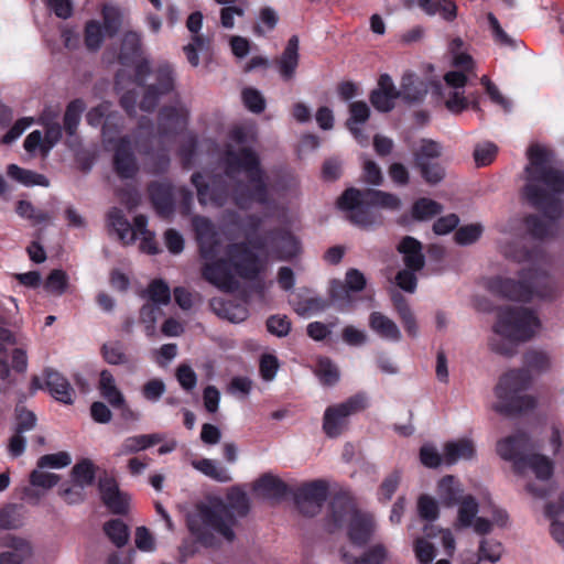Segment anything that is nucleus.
Segmentation results:
<instances>
[{
	"label": "nucleus",
	"instance_id": "f257e3e1",
	"mask_svg": "<svg viewBox=\"0 0 564 564\" xmlns=\"http://www.w3.org/2000/svg\"><path fill=\"white\" fill-rule=\"evenodd\" d=\"M261 223L256 216L237 223L236 215L228 214L224 218L225 229L237 227L245 240L228 243L224 258H219L221 245L215 225L206 217L194 216L192 226L204 260L203 278L221 291L232 292L238 288L236 276L254 280L270 260L289 261L300 254L302 248L297 237L289 230L259 235Z\"/></svg>",
	"mask_w": 564,
	"mask_h": 564
},
{
	"label": "nucleus",
	"instance_id": "f03ea898",
	"mask_svg": "<svg viewBox=\"0 0 564 564\" xmlns=\"http://www.w3.org/2000/svg\"><path fill=\"white\" fill-rule=\"evenodd\" d=\"M254 138L252 126L235 127L224 158L225 175L207 176L205 182L203 174H193L192 183L200 205L221 207L231 195L240 209H250L257 204L267 216L274 215L276 198L285 185L283 181H273L261 169L259 156L249 148Z\"/></svg>",
	"mask_w": 564,
	"mask_h": 564
},
{
	"label": "nucleus",
	"instance_id": "7ed1b4c3",
	"mask_svg": "<svg viewBox=\"0 0 564 564\" xmlns=\"http://www.w3.org/2000/svg\"><path fill=\"white\" fill-rule=\"evenodd\" d=\"M528 160L524 195L542 212L541 216L525 219L528 230L539 239L555 237L564 217V171L557 166L552 152L540 144L529 148Z\"/></svg>",
	"mask_w": 564,
	"mask_h": 564
},
{
	"label": "nucleus",
	"instance_id": "20e7f679",
	"mask_svg": "<svg viewBox=\"0 0 564 564\" xmlns=\"http://www.w3.org/2000/svg\"><path fill=\"white\" fill-rule=\"evenodd\" d=\"M500 253L525 267L519 272V279L495 276L489 280V289L509 300L519 302L547 301L555 294V283L552 278L553 260L550 254L540 249L527 250L518 241L499 240Z\"/></svg>",
	"mask_w": 564,
	"mask_h": 564
},
{
	"label": "nucleus",
	"instance_id": "39448f33",
	"mask_svg": "<svg viewBox=\"0 0 564 564\" xmlns=\"http://www.w3.org/2000/svg\"><path fill=\"white\" fill-rule=\"evenodd\" d=\"M248 511L247 495L232 488L226 502L213 498L197 503L187 514V528L196 542L205 547H215L223 541L235 540L238 518L245 517Z\"/></svg>",
	"mask_w": 564,
	"mask_h": 564
},
{
	"label": "nucleus",
	"instance_id": "423d86ee",
	"mask_svg": "<svg viewBox=\"0 0 564 564\" xmlns=\"http://www.w3.org/2000/svg\"><path fill=\"white\" fill-rule=\"evenodd\" d=\"M436 494L444 507H457L454 523L456 530L470 529L476 535H484L492 533L495 529L505 530L511 525L507 510L497 506L491 507L490 519L478 516V500L473 495L465 494L462 484L454 476L440 479Z\"/></svg>",
	"mask_w": 564,
	"mask_h": 564
},
{
	"label": "nucleus",
	"instance_id": "0eeeda50",
	"mask_svg": "<svg viewBox=\"0 0 564 564\" xmlns=\"http://www.w3.org/2000/svg\"><path fill=\"white\" fill-rule=\"evenodd\" d=\"M541 327L542 323L535 311L525 307H502L492 326L488 346L496 354L512 356L517 346L532 339Z\"/></svg>",
	"mask_w": 564,
	"mask_h": 564
},
{
	"label": "nucleus",
	"instance_id": "6e6552de",
	"mask_svg": "<svg viewBox=\"0 0 564 564\" xmlns=\"http://www.w3.org/2000/svg\"><path fill=\"white\" fill-rule=\"evenodd\" d=\"M326 525L330 531L346 525L348 539L354 547L366 545L377 529L373 516L358 510L348 492H339L333 498Z\"/></svg>",
	"mask_w": 564,
	"mask_h": 564
},
{
	"label": "nucleus",
	"instance_id": "1a4fd4ad",
	"mask_svg": "<svg viewBox=\"0 0 564 564\" xmlns=\"http://www.w3.org/2000/svg\"><path fill=\"white\" fill-rule=\"evenodd\" d=\"M448 51L456 69L444 75V85H435L434 94L440 97L448 111L460 113L469 106V100L465 96V86L475 63L467 53L465 43L458 37L451 41Z\"/></svg>",
	"mask_w": 564,
	"mask_h": 564
},
{
	"label": "nucleus",
	"instance_id": "9d476101",
	"mask_svg": "<svg viewBox=\"0 0 564 564\" xmlns=\"http://www.w3.org/2000/svg\"><path fill=\"white\" fill-rule=\"evenodd\" d=\"M338 208L346 212L348 218L357 226L369 227L381 221L379 208L398 210L401 200L398 196L377 189L359 191L348 188L337 202Z\"/></svg>",
	"mask_w": 564,
	"mask_h": 564
},
{
	"label": "nucleus",
	"instance_id": "9b49d317",
	"mask_svg": "<svg viewBox=\"0 0 564 564\" xmlns=\"http://www.w3.org/2000/svg\"><path fill=\"white\" fill-rule=\"evenodd\" d=\"M532 382L528 369H512L503 373L495 387L492 410L502 415H512L535 406V399L527 393Z\"/></svg>",
	"mask_w": 564,
	"mask_h": 564
},
{
	"label": "nucleus",
	"instance_id": "f8f14e48",
	"mask_svg": "<svg viewBox=\"0 0 564 564\" xmlns=\"http://www.w3.org/2000/svg\"><path fill=\"white\" fill-rule=\"evenodd\" d=\"M553 462L541 454H529L524 459L516 462V471L519 480L532 497L543 499L553 491L551 478L553 476Z\"/></svg>",
	"mask_w": 564,
	"mask_h": 564
},
{
	"label": "nucleus",
	"instance_id": "ddd939ff",
	"mask_svg": "<svg viewBox=\"0 0 564 564\" xmlns=\"http://www.w3.org/2000/svg\"><path fill=\"white\" fill-rule=\"evenodd\" d=\"M175 75L171 65H150L143 57V111L154 108L159 101L174 90Z\"/></svg>",
	"mask_w": 564,
	"mask_h": 564
},
{
	"label": "nucleus",
	"instance_id": "4468645a",
	"mask_svg": "<svg viewBox=\"0 0 564 564\" xmlns=\"http://www.w3.org/2000/svg\"><path fill=\"white\" fill-rule=\"evenodd\" d=\"M368 405L369 397L367 393L358 392L346 401L327 408L324 413V432L329 437L339 436L348 424V417L364 411Z\"/></svg>",
	"mask_w": 564,
	"mask_h": 564
},
{
	"label": "nucleus",
	"instance_id": "2eb2a0df",
	"mask_svg": "<svg viewBox=\"0 0 564 564\" xmlns=\"http://www.w3.org/2000/svg\"><path fill=\"white\" fill-rule=\"evenodd\" d=\"M149 192L153 206L161 216H170L176 200L180 203L182 214L189 215L192 213L193 194L183 186L174 189L170 184L156 183L150 185Z\"/></svg>",
	"mask_w": 564,
	"mask_h": 564
},
{
	"label": "nucleus",
	"instance_id": "dca6fc26",
	"mask_svg": "<svg viewBox=\"0 0 564 564\" xmlns=\"http://www.w3.org/2000/svg\"><path fill=\"white\" fill-rule=\"evenodd\" d=\"M400 253L403 254V261L406 265L405 270L398 273L397 284L406 292H414L416 289L415 272L424 267V256L420 241L412 237H405L398 247Z\"/></svg>",
	"mask_w": 564,
	"mask_h": 564
},
{
	"label": "nucleus",
	"instance_id": "f3484780",
	"mask_svg": "<svg viewBox=\"0 0 564 564\" xmlns=\"http://www.w3.org/2000/svg\"><path fill=\"white\" fill-rule=\"evenodd\" d=\"M120 64L124 67L117 73L116 86L123 88L128 70L131 67L133 70V83L140 85L141 76V53H140V37L135 32H127L123 35L120 52L118 55Z\"/></svg>",
	"mask_w": 564,
	"mask_h": 564
},
{
	"label": "nucleus",
	"instance_id": "a211bd4d",
	"mask_svg": "<svg viewBox=\"0 0 564 564\" xmlns=\"http://www.w3.org/2000/svg\"><path fill=\"white\" fill-rule=\"evenodd\" d=\"M366 286L365 275L357 269H349L345 275V282L335 280L330 284V297L341 312L349 311L352 306L350 292H359Z\"/></svg>",
	"mask_w": 564,
	"mask_h": 564
},
{
	"label": "nucleus",
	"instance_id": "6ab92c4d",
	"mask_svg": "<svg viewBox=\"0 0 564 564\" xmlns=\"http://www.w3.org/2000/svg\"><path fill=\"white\" fill-rule=\"evenodd\" d=\"M327 494L328 486L325 480L318 479L304 484L296 492V505L303 514L313 517L321 511Z\"/></svg>",
	"mask_w": 564,
	"mask_h": 564
},
{
	"label": "nucleus",
	"instance_id": "aec40b11",
	"mask_svg": "<svg viewBox=\"0 0 564 564\" xmlns=\"http://www.w3.org/2000/svg\"><path fill=\"white\" fill-rule=\"evenodd\" d=\"M186 26L192 33V37L189 43L184 46L183 51L187 62L193 67H197L199 65V52H207L210 46L209 37L199 33L203 26V14L199 11L189 14Z\"/></svg>",
	"mask_w": 564,
	"mask_h": 564
},
{
	"label": "nucleus",
	"instance_id": "412c9836",
	"mask_svg": "<svg viewBox=\"0 0 564 564\" xmlns=\"http://www.w3.org/2000/svg\"><path fill=\"white\" fill-rule=\"evenodd\" d=\"M113 165L116 173L122 180H130L137 175L139 167L128 138H121L118 141L115 148Z\"/></svg>",
	"mask_w": 564,
	"mask_h": 564
},
{
	"label": "nucleus",
	"instance_id": "4be33fe9",
	"mask_svg": "<svg viewBox=\"0 0 564 564\" xmlns=\"http://www.w3.org/2000/svg\"><path fill=\"white\" fill-rule=\"evenodd\" d=\"M529 436L524 432H517L497 443V453L502 459L511 462L513 471H516V462L524 459L525 455L522 453L529 447Z\"/></svg>",
	"mask_w": 564,
	"mask_h": 564
},
{
	"label": "nucleus",
	"instance_id": "5701e85b",
	"mask_svg": "<svg viewBox=\"0 0 564 564\" xmlns=\"http://www.w3.org/2000/svg\"><path fill=\"white\" fill-rule=\"evenodd\" d=\"M107 219L108 226L116 231L118 238L126 245L133 242L138 231L141 229V215L133 217L134 227H132L117 207H112L108 212Z\"/></svg>",
	"mask_w": 564,
	"mask_h": 564
},
{
	"label": "nucleus",
	"instance_id": "b1692460",
	"mask_svg": "<svg viewBox=\"0 0 564 564\" xmlns=\"http://www.w3.org/2000/svg\"><path fill=\"white\" fill-rule=\"evenodd\" d=\"M44 377L45 388L56 401L73 404L75 390L62 373L48 368L44 370Z\"/></svg>",
	"mask_w": 564,
	"mask_h": 564
},
{
	"label": "nucleus",
	"instance_id": "393cba45",
	"mask_svg": "<svg viewBox=\"0 0 564 564\" xmlns=\"http://www.w3.org/2000/svg\"><path fill=\"white\" fill-rule=\"evenodd\" d=\"M399 97L392 78L383 74L380 76L378 88L370 96L372 106L382 112H388L394 107V101Z\"/></svg>",
	"mask_w": 564,
	"mask_h": 564
},
{
	"label": "nucleus",
	"instance_id": "a878e982",
	"mask_svg": "<svg viewBox=\"0 0 564 564\" xmlns=\"http://www.w3.org/2000/svg\"><path fill=\"white\" fill-rule=\"evenodd\" d=\"M300 41L296 35L289 39L281 56L276 59V68L284 80L294 77L300 61Z\"/></svg>",
	"mask_w": 564,
	"mask_h": 564
},
{
	"label": "nucleus",
	"instance_id": "bb28decb",
	"mask_svg": "<svg viewBox=\"0 0 564 564\" xmlns=\"http://www.w3.org/2000/svg\"><path fill=\"white\" fill-rule=\"evenodd\" d=\"M341 558L346 564H384L388 558V550L381 543L369 546L360 554L343 549Z\"/></svg>",
	"mask_w": 564,
	"mask_h": 564
},
{
	"label": "nucleus",
	"instance_id": "cd10ccee",
	"mask_svg": "<svg viewBox=\"0 0 564 564\" xmlns=\"http://www.w3.org/2000/svg\"><path fill=\"white\" fill-rule=\"evenodd\" d=\"M187 108L177 104L173 107H164L159 115V124L162 133L176 132L185 127Z\"/></svg>",
	"mask_w": 564,
	"mask_h": 564
},
{
	"label": "nucleus",
	"instance_id": "c85d7f7f",
	"mask_svg": "<svg viewBox=\"0 0 564 564\" xmlns=\"http://www.w3.org/2000/svg\"><path fill=\"white\" fill-rule=\"evenodd\" d=\"M4 545L10 550L0 554V564H22L32 554L30 543L22 538L8 535Z\"/></svg>",
	"mask_w": 564,
	"mask_h": 564
},
{
	"label": "nucleus",
	"instance_id": "c756f323",
	"mask_svg": "<svg viewBox=\"0 0 564 564\" xmlns=\"http://www.w3.org/2000/svg\"><path fill=\"white\" fill-rule=\"evenodd\" d=\"M475 455V445L469 438H459L444 445V464L454 465L459 460L471 459Z\"/></svg>",
	"mask_w": 564,
	"mask_h": 564
},
{
	"label": "nucleus",
	"instance_id": "7c9ffc66",
	"mask_svg": "<svg viewBox=\"0 0 564 564\" xmlns=\"http://www.w3.org/2000/svg\"><path fill=\"white\" fill-rule=\"evenodd\" d=\"M349 112L350 117L347 121L348 129L361 145H366L368 143V138L364 134L359 126L364 124L368 120L370 109L366 102L355 101L350 104Z\"/></svg>",
	"mask_w": 564,
	"mask_h": 564
},
{
	"label": "nucleus",
	"instance_id": "2f4dec72",
	"mask_svg": "<svg viewBox=\"0 0 564 564\" xmlns=\"http://www.w3.org/2000/svg\"><path fill=\"white\" fill-rule=\"evenodd\" d=\"M210 307L217 316L231 323H241L248 317V310L245 305L221 297L213 299Z\"/></svg>",
	"mask_w": 564,
	"mask_h": 564
},
{
	"label": "nucleus",
	"instance_id": "473e14b6",
	"mask_svg": "<svg viewBox=\"0 0 564 564\" xmlns=\"http://www.w3.org/2000/svg\"><path fill=\"white\" fill-rule=\"evenodd\" d=\"M369 327L382 339L394 343L401 339V332L398 325L388 316L379 312L370 314Z\"/></svg>",
	"mask_w": 564,
	"mask_h": 564
},
{
	"label": "nucleus",
	"instance_id": "72a5a7b5",
	"mask_svg": "<svg viewBox=\"0 0 564 564\" xmlns=\"http://www.w3.org/2000/svg\"><path fill=\"white\" fill-rule=\"evenodd\" d=\"M427 87L415 74L406 73L402 77L401 89L398 91L406 102H416L423 99Z\"/></svg>",
	"mask_w": 564,
	"mask_h": 564
},
{
	"label": "nucleus",
	"instance_id": "f704fd0d",
	"mask_svg": "<svg viewBox=\"0 0 564 564\" xmlns=\"http://www.w3.org/2000/svg\"><path fill=\"white\" fill-rule=\"evenodd\" d=\"M417 3L427 15L438 14L447 22L457 17V6L452 0H417Z\"/></svg>",
	"mask_w": 564,
	"mask_h": 564
},
{
	"label": "nucleus",
	"instance_id": "c9c22d12",
	"mask_svg": "<svg viewBox=\"0 0 564 564\" xmlns=\"http://www.w3.org/2000/svg\"><path fill=\"white\" fill-rule=\"evenodd\" d=\"M192 466L197 471L202 473L206 477L219 481L228 482L231 480L229 470L220 465L218 462L209 458L194 459Z\"/></svg>",
	"mask_w": 564,
	"mask_h": 564
},
{
	"label": "nucleus",
	"instance_id": "e433bc0d",
	"mask_svg": "<svg viewBox=\"0 0 564 564\" xmlns=\"http://www.w3.org/2000/svg\"><path fill=\"white\" fill-rule=\"evenodd\" d=\"M254 490L267 498L279 499L286 494V486L276 476L265 474L256 481Z\"/></svg>",
	"mask_w": 564,
	"mask_h": 564
},
{
	"label": "nucleus",
	"instance_id": "4c0bfd02",
	"mask_svg": "<svg viewBox=\"0 0 564 564\" xmlns=\"http://www.w3.org/2000/svg\"><path fill=\"white\" fill-rule=\"evenodd\" d=\"M99 391L113 408L123 406V395L118 390L115 378L109 370H102L99 379Z\"/></svg>",
	"mask_w": 564,
	"mask_h": 564
},
{
	"label": "nucleus",
	"instance_id": "58836bf2",
	"mask_svg": "<svg viewBox=\"0 0 564 564\" xmlns=\"http://www.w3.org/2000/svg\"><path fill=\"white\" fill-rule=\"evenodd\" d=\"M487 535L488 534L480 535L481 539L478 543V553L482 562L496 564L501 560L505 547L499 540L488 538Z\"/></svg>",
	"mask_w": 564,
	"mask_h": 564
},
{
	"label": "nucleus",
	"instance_id": "ea45409f",
	"mask_svg": "<svg viewBox=\"0 0 564 564\" xmlns=\"http://www.w3.org/2000/svg\"><path fill=\"white\" fill-rule=\"evenodd\" d=\"M297 301L294 302V311L303 317H310L316 313L324 311L327 306L325 300L319 296L307 295L304 296L302 293H299Z\"/></svg>",
	"mask_w": 564,
	"mask_h": 564
},
{
	"label": "nucleus",
	"instance_id": "a19ab883",
	"mask_svg": "<svg viewBox=\"0 0 564 564\" xmlns=\"http://www.w3.org/2000/svg\"><path fill=\"white\" fill-rule=\"evenodd\" d=\"M392 300L403 323L405 332L409 336L416 337L419 334V326L410 306L406 304L401 294L393 295Z\"/></svg>",
	"mask_w": 564,
	"mask_h": 564
},
{
	"label": "nucleus",
	"instance_id": "79ce46f5",
	"mask_svg": "<svg viewBox=\"0 0 564 564\" xmlns=\"http://www.w3.org/2000/svg\"><path fill=\"white\" fill-rule=\"evenodd\" d=\"M104 532L117 547H121L128 542V527L119 519H112L106 522L104 524Z\"/></svg>",
	"mask_w": 564,
	"mask_h": 564
},
{
	"label": "nucleus",
	"instance_id": "37998d69",
	"mask_svg": "<svg viewBox=\"0 0 564 564\" xmlns=\"http://www.w3.org/2000/svg\"><path fill=\"white\" fill-rule=\"evenodd\" d=\"M84 109L85 104L80 99H75L67 106L64 115V129L69 135L76 133Z\"/></svg>",
	"mask_w": 564,
	"mask_h": 564
},
{
	"label": "nucleus",
	"instance_id": "c03bdc74",
	"mask_svg": "<svg viewBox=\"0 0 564 564\" xmlns=\"http://www.w3.org/2000/svg\"><path fill=\"white\" fill-rule=\"evenodd\" d=\"M95 465L90 459H83L72 469V477L75 484L83 487L89 486L95 480Z\"/></svg>",
	"mask_w": 564,
	"mask_h": 564
},
{
	"label": "nucleus",
	"instance_id": "a18cd8bd",
	"mask_svg": "<svg viewBox=\"0 0 564 564\" xmlns=\"http://www.w3.org/2000/svg\"><path fill=\"white\" fill-rule=\"evenodd\" d=\"M315 373L323 384L333 386L339 380L338 368L326 357L317 360Z\"/></svg>",
	"mask_w": 564,
	"mask_h": 564
},
{
	"label": "nucleus",
	"instance_id": "49530a36",
	"mask_svg": "<svg viewBox=\"0 0 564 564\" xmlns=\"http://www.w3.org/2000/svg\"><path fill=\"white\" fill-rule=\"evenodd\" d=\"M278 21L279 15L274 9L270 7L262 8L253 31L257 35H264L276 26Z\"/></svg>",
	"mask_w": 564,
	"mask_h": 564
},
{
	"label": "nucleus",
	"instance_id": "de8ad7c7",
	"mask_svg": "<svg viewBox=\"0 0 564 564\" xmlns=\"http://www.w3.org/2000/svg\"><path fill=\"white\" fill-rule=\"evenodd\" d=\"M424 534L426 538H435L441 534L442 545L448 556H453L456 549V541L454 534L449 529H440L433 524L424 527Z\"/></svg>",
	"mask_w": 564,
	"mask_h": 564
},
{
	"label": "nucleus",
	"instance_id": "09e8293b",
	"mask_svg": "<svg viewBox=\"0 0 564 564\" xmlns=\"http://www.w3.org/2000/svg\"><path fill=\"white\" fill-rule=\"evenodd\" d=\"M147 296L156 305H165L171 300V290L161 279L152 281L147 289Z\"/></svg>",
	"mask_w": 564,
	"mask_h": 564
},
{
	"label": "nucleus",
	"instance_id": "8fccbe9b",
	"mask_svg": "<svg viewBox=\"0 0 564 564\" xmlns=\"http://www.w3.org/2000/svg\"><path fill=\"white\" fill-rule=\"evenodd\" d=\"M442 207L435 200L429 198H420L412 207V215L417 220H425L440 214Z\"/></svg>",
	"mask_w": 564,
	"mask_h": 564
},
{
	"label": "nucleus",
	"instance_id": "3c124183",
	"mask_svg": "<svg viewBox=\"0 0 564 564\" xmlns=\"http://www.w3.org/2000/svg\"><path fill=\"white\" fill-rule=\"evenodd\" d=\"M441 155V145L432 140H422L420 148L414 153L416 166L430 163Z\"/></svg>",
	"mask_w": 564,
	"mask_h": 564
},
{
	"label": "nucleus",
	"instance_id": "603ef678",
	"mask_svg": "<svg viewBox=\"0 0 564 564\" xmlns=\"http://www.w3.org/2000/svg\"><path fill=\"white\" fill-rule=\"evenodd\" d=\"M104 28L98 21H89L85 28V44L88 50L97 51L104 42Z\"/></svg>",
	"mask_w": 564,
	"mask_h": 564
},
{
	"label": "nucleus",
	"instance_id": "864d4df0",
	"mask_svg": "<svg viewBox=\"0 0 564 564\" xmlns=\"http://www.w3.org/2000/svg\"><path fill=\"white\" fill-rule=\"evenodd\" d=\"M67 286L68 276L65 271L59 269L53 270L48 274L44 284L45 290L55 295H62L63 293H65Z\"/></svg>",
	"mask_w": 564,
	"mask_h": 564
},
{
	"label": "nucleus",
	"instance_id": "5fc2aeb1",
	"mask_svg": "<svg viewBox=\"0 0 564 564\" xmlns=\"http://www.w3.org/2000/svg\"><path fill=\"white\" fill-rule=\"evenodd\" d=\"M484 227L480 224H469L457 229L455 241L458 245L467 246L476 242L482 235Z\"/></svg>",
	"mask_w": 564,
	"mask_h": 564
},
{
	"label": "nucleus",
	"instance_id": "6e6d98bb",
	"mask_svg": "<svg viewBox=\"0 0 564 564\" xmlns=\"http://www.w3.org/2000/svg\"><path fill=\"white\" fill-rule=\"evenodd\" d=\"M413 551L420 564H431L436 557L435 546L425 538H417L414 541Z\"/></svg>",
	"mask_w": 564,
	"mask_h": 564
},
{
	"label": "nucleus",
	"instance_id": "4d7b16f0",
	"mask_svg": "<svg viewBox=\"0 0 564 564\" xmlns=\"http://www.w3.org/2000/svg\"><path fill=\"white\" fill-rule=\"evenodd\" d=\"M498 152V148L490 141H484L478 143L474 150V159L478 166H486L490 164Z\"/></svg>",
	"mask_w": 564,
	"mask_h": 564
},
{
	"label": "nucleus",
	"instance_id": "13d9d810",
	"mask_svg": "<svg viewBox=\"0 0 564 564\" xmlns=\"http://www.w3.org/2000/svg\"><path fill=\"white\" fill-rule=\"evenodd\" d=\"M525 362L529 369L544 372L552 366L551 356L543 350H532L525 355Z\"/></svg>",
	"mask_w": 564,
	"mask_h": 564
},
{
	"label": "nucleus",
	"instance_id": "bf43d9fd",
	"mask_svg": "<svg viewBox=\"0 0 564 564\" xmlns=\"http://www.w3.org/2000/svg\"><path fill=\"white\" fill-rule=\"evenodd\" d=\"M104 29L109 36L115 35L121 28L122 14L116 7H104Z\"/></svg>",
	"mask_w": 564,
	"mask_h": 564
},
{
	"label": "nucleus",
	"instance_id": "052dcab7",
	"mask_svg": "<svg viewBox=\"0 0 564 564\" xmlns=\"http://www.w3.org/2000/svg\"><path fill=\"white\" fill-rule=\"evenodd\" d=\"M402 479V471L401 470H393L391 474H389L384 480L382 481L379 491L378 497L379 500L389 501L392 496L394 495L395 490L398 489L400 482Z\"/></svg>",
	"mask_w": 564,
	"mask_h": 564
},
{
	"label": "nucleus",
	"instance_id": "680f3d73",
	"mask_svg": "<svg viewBox=\"0 0 564 564\" xmlns=\"http://www.w3.org/2000/svg\"><path fill=\"white\" fill-rule=\"evenodd\" d=\"M102 356L110 365H123L128 362V357L123 351L122 345L118 341H110L102 346Z\"/></svg>",
	"mask_w": 564,
	"mask_h": 564
},
{
	"label": "nucleus",
	"instance_id": "e2e57ef3",
	"mask_svg": "<svg viewBox=\"0 0 564 564\" xmlns=\"http://www.w3.org/2000/svg\"><path fill=\"white\" fill-rule=\"evenodd\" d=\"M417 511L422 519L434 521L438 518V503L429 495H422L417 500Z\"/></svg>",
	"mask_w": 564,
	"mask_h": 564
},
{
	"label": "nucleus",
	"instance_id": "0e129e2a",
	"mask_svg": "<svg viewBox=\"0 0 564 564\" xmlns=\"http://www.w3.org/2000/svg\"><path fill=\"white\" fill-rule=\"evenodd\" d=\"M72 459L68 453L58 452L56 454H47L43 455L37 460V467L40 469L51 467V468H63L70 464Z\"/></svg>",
	"mask_w": 564,
	"mask_h": 564
},
{
	"label": "nucleus",
	"instance_id": "69168bd1",
	"mask_svg": "<svg viewBox=\"0 0 564 564\" xmlns=\"http://www.w3.org/2000/svg\"><path fill=\"white\" fill-rule=\"evenodd\" d=\"M245 106L254 113H260L265 108V100L261 93L254 88H246L242 91Z\"/></svg>",
	"mask_w": 564,
	"mask_h": 564
},
{
	"label": "nucleus",
	"instance_id": "338daca9",
	"mask_svg": "<svg viewBox=\"0 0 564 564\" xmlns=\"http://www.w3.org/2000/svg\"><path fill=\"white\" fill-rule=\"evenodd\" d=\"M420 460L429 468H436L444 464V453L440 454L435 446L425 444L420 449Z\"/></svg>",
	"mask_w": 564,
	"mask_h": 564
},
{
	"label": "nucleus",
	"instance_id": "774afa93",
	"mask_svg": "<svg viewBox=\"0 0 564 564\" xmlns=\"http://www.w3.org/2000/svg\"><path fill=\"white\" fill-rule=\"evenodd\" d=\"M59 480V476L53 473L43 471L37 467L30 475V482L35 487H42L44 489H50L57 485Z\"/></svg>",
	"mask_w": 564,
	"mask_h": 564
}]
</instances>
